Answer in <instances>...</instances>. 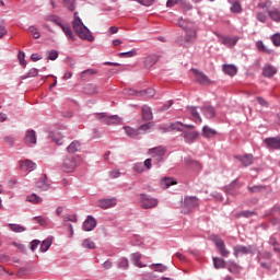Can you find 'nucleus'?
Returning <instances> with one entry per match:
<instances>
[{
	"mask_svg": "<svg viewBox=\"0 0 280 280\" xmlns=\"http://www.w3.org/2000/svg\"><path fill=\"white\" fill-rule=\"evenodd\" d=\"M72 27L77 36H79L81 40H89V43H93V40H95V37L93 36L89 27L84 25V23L82 22V19H80V16L78 15V12L74 13Z\"/></svg>",
	"mask_w": 280,
	"mask_h": 280,
	"instance_id": "1",
	"label": "nucleus"
},
{
	"mask_svg": "<svg viewBox=\"0 0 280 280\" xmlns=\"http://www.w3.org/2000/svg\"><path fill=\"white\" fill-rule=\"evenodd\" d=\"M178 26L183 27L186 32L185 43H194V40H196V24H194V22L180 20Z\"/></svg>",
	"mask_w": 280,
	"mask_h": 280,
	"instance_id": "2",
	"label": "nucleus"
},
{
	"mask_svg": "<svg viewBox=\"0 0 280 280\" xmlns=\"http://www.w3.org/2000/svg\"><path fill=\"white\" fill-rule=\"evenodd\" d=\"M234 257H240L242 255H255L257 253V247L255 245L244 246V245H235L233 247Z\"/></svg>",
	"mask_w": 280,
	"mask_h": 280,
	"instance_id": "3",
	"label": "nucleus"
},
{
	"mask_svg": "<svg viewBox=\"0 0 280 280\" xmlns=\"http://www.w3.org/2000/svg\"><path fill=\"white\" fill-rule=\"evenodd\" d=\"M258 261L265 270H270V268H272V255L269 252L259 253Z\"/></svg>",
	"mask_w": 280,
	"mask_h": 280,
	"instance_id": "4",
	"label": "nucleus"
},
{
	"mask_svg": "<svg viewBox=\"0 0 280 280\" xmlns=\"http://www.w3.org/2000/svg\"><path fill=\"white\" fill-rule=\"evenodd\" d=\"M159 205V200L156 198H152L145 194L140 195V207L142 209H154Z\"/></svg>",
	"mask_w": 280,
	"mask_h": 280,
	"instance_id": "5",
	"label": "nucleus"
},
{
	"mask_svg": "<svg viewBox=\"0 0 280 280\" xmlns=\"http://www.w3.org/2000/svg\"><path fill=\"white\" fill-rule=\"evenodd\" d=\"M78 163H80V158H75V156L66 158L62 164L63 172H67V173L73 172V170L78 167Z\"/></svg>",
	"mask_w": 280,
	"mask_h": 280,
	"instance_id": "6",
	"label": "nucleus"
},
{
	"mask_svg": "<svg viewBox=\"0 0 280 280\" xmlns=\"http://www.w3.org/2000/svg\"><path fill=\"white\" fill-rule=\"evenodd\" d=\"M212 242H214V244L222 257H226L228 255H231V252H229V249H226V245L224 244V241H222V238H220V236L213 235Z\"/></svg>",
	"mask_w": 280,
	"mask_h": 280,
	"instance_id": "7",
	"label": "nucleus"
},
{
	"mask_svg": "<svg viewBox=\"0 0 280 280\" xmlns=\"http://www.w3.org/2000/svg\"><path fill=\"white\" fill-rule=\"evenodd\" d=\"M165 152H167V150L165 149V147H155L152 149H149L148 154H150L153 159H160V161H163V156H165Z\"/></svg>",
	"mask_w": 280,
	"mask_h": 280,
	"instance_id": "8",
	"label": "nucleus"
},
{
	"mask_svg": "<svg viewBox=\"0 0 280 280\" xmlns=\"http://www.w3.org/2000/svg\"><path fill=\"white\" fill-rule=\"evenodd\" d=\"M264 143L266 148L269 150H280V138L279 137H273V138H266L264 140Z\"/></svg>",
	"mask_w": 280,
	"mask_h": 280,
	"instance_id": "9",
	"label": "nucleus"
},
{
	"mask_svg": "<svg viewBox=\"0 0 280 280\" xmlns=\"http://www.w3.org/2000/svg\"><path fill=\"white\" fill-rule=\"evenodd\" d=\"M194 73H195L196 80H197V82H199V84H203V86H209V84H213V81H211V79H209V77H207V74H205L198 70H194Z\"/></svg>",
	"mask_w": 280,
	"mask_h": 280,
	"instance_id": "10",
	"label": "nucleus"
},
{
	"mask_svg": "<svg viewBox=\"0 0 280 280\" xmlns=\"http://www.w3.org/2000/svg\"><path fill=\"white\" fill-rule=\"evenodd\" d=\"M24 143L28 145V148H34V145H36V131L27 130L24 137Z\"/></svg>",
	"mask_w": 280,
	"mask_h": 280,
	"instance_id": "11",
	"label": "nucleus"
},
{
	"mask_svg": "<svg viewBox=\"0 0 280 280\" xmlns=\"http://www.w3.org/2000/svg\"><path fill=\"white\" fill-rule=\"evenodd\" d=\"M97 226V221L92 215H89L88 219L83 222V231H93Z\"/></svg>",
	"mask_w": 280,
	"mask_h": 280,
	"instance_id": "12",
	"label": "nucleus"
},
{
	"mask_svg": "<svg viewBox=\"0 0 280 280\" xmlns=\"http://www.w3.org/2000/svg\"><path fill=\"white\" fill-rule=\"evenodd\" d=\"M200 205V201L198 200V197H185L184 198V206L187 207V209H196Z\"/></svg>",
	"mask_w": 280,
	"mask_h": 280,
	"instance_id": "13",
	"label": "nucleus"
},
{
	"mask_svg": "<svg viewBox=\"0 0 280 280\" xmlns=\"http://www.w3.org/2000/svg\"><path fill=\"white\" fill-rule=\"evenodd\" d=\"M117 205V199H101L98 200V207L101 209H110Z\"/></svg>",
	"mask_w": 280,
	"mask_h": 280,
	"instance_id": "14",
	"label": "nucleus"
},
{
	"mask_svg": "<svg viewBox=\"0 0 280 280\" xmlns=\"http://www.w3.org/2000/svg\"><path fill=\"white\" fill-rule=\"evenodd\" d=\"M20 167L23 172H34V170H36V163L32 160H24L21 162Z\"/></svg>",
	"mask_w": 280,
	"mask_h": 280,
	"instance_id": "15",
	"label": "nucleus"
},
{
	"mask_svg": "<svg viewBox=\"0 0 280 280\" xmlns=\"http://www.w3.org/2000/svg\"><path fill=\"white\" fill-rule=\"evenodd\" d=\"M142 119L144 121H152V119H154V116L152 114V108L148 105H144L142 107Z\"/></svg>",
	"mask_w": 280,
	"mask_h": 280,
	"instance_id": "16",
	"label": "nucleus"
},
{
	"mask_svg": "<svg viewBox=\"0 0 280 280\" xmlns=\"http://www.w3.org/2000/svg\"><path fill=\"white\" fill-rule=\"evenodd\" d=\"M235 159L241 161L244 167H248L249 165H253V161H254L253 154H246L245 156L236 155Z\"/></svg>",
	"mask_w": 280,
	"mask_h": 280,
	"instance_id": "17",
	"label": "nucleus"
},
{
	"mask_svg": "<svg viewBox=\"0 0 280 280\" xmlns=\"http://www.w3.org/2000/svg\"><path fill=\"white\" fill-rule=\"evenodd\" d=\"M183 135L186 143H194L198 139V131H184Z\"/></svg>",
	"mask_w": 280,
	"mask_h": 280,
	"instance_id": "18",
	"label": "nucleus"
},
{
	"mask_svg": "<svg viewBox=\"0 0 280 280\" xmlns=\"http://www.w3.org/2000/svg\"><path fill=\"white\" fill-rule=\"evenodd\" d=\"M158 60H159V57L156 55H149L144 59V67L147 69H151V67H154L156 65Z\"/></svg>",
	"mask_w": 280,
	"mask_h": 280,
	"instance_id": "19",
	"label": "nucleus"
},
{
	"mask_svg": "<svg viewBox=\"0 0 280 280\" xmlns=\"http://www.w3.org/2000/svg\"><path fill=\"white\" fill-rule=\"evenodd\" d=\"M124 130L125 135H127V137H130V139H137L139 137V129H135L130 126H125Z\"/></svg>",
	"mask_w": 280,
	"mask_h": 280,
	"instance_id": "20",
	"label": "nucleus"
},
{
	"mask_svg": "<svg viewBox=\"0 0 280 280\" xmlns=\"http://www.w3.org/2000/svg\"><path fill=\"white\" fill-rule=\"evenodd\" d=\"M178 182L172 177H164L161 180V187L162 189H168V187H172V185H177Z\"/></svg>",
	"mask_w": 280,
	"mask_h": 280,
	"instance_id": "21",
	"label": "nucleus"
},
{
	"mask_svg": "<svg viewBox=\"0 0 280 280\" xmlns=\"http://www.w3.org/2000/svg\"><path fill=\"white\" fill-rule=\"evenodd\" d=\"M106 126H119L121 124V117L117 115L107 116Z\"/></svg>",
	"mask_w": 280,
	"mask_h": 280,
	"instance_id": "22",
	"label": "nucleus"
},
{
	"mask_svg": "<svg viewBox=\"0 0 280 280\" xmlns=\"http://www.w3.org/2000/svg\"><path fill=\"white\" fill-rule=\"evenodd\" d=\"M277 74V69L270 65H267L262 69V75L265 78H272V75Z\"/></svg>",
	"mask_w": 280,
	"mask_h": 280,
	"instance_id": "23",
	"label": "nucleus"
},
{
	"mask_svg": "<svg viewBox=\"0 0 280 280\" xmlns=\"http://www.w3.org/2000/svg\"><path fill=\"white\" fill-rule=\"evenodd\" d=\"M58 25L59 27H61L67 38H71V40H74L73 31H71V26H69V24L58 23Z\"/></svg>",
	"mask_w": 280,
	"mask_h": 280,
	"instance_id": "24",
	"label": "nucleus"
},
{
	"mask_svg": "<svg viewBox=\"0 0 280 280\" xmlns=\"http://www.w3.org/2000/svg\"><path fill=\"white\" fill-rule=\"evenodd\" d=\"M223 71L226 73V75H237V67L235 65H224L223 66Z\"/></svg>",
	"mask_w": 280,
	"mask_h": 280,
	"instance_id": "25",
	"label": "nucleus"
},
{
	"mask_svg": "<svg viewBox=\"0 0 280 280\" xmlns=\"http://www.w3.org/2000/svg\"><path fill=\"white\" fill-rule=\"evenodd\" d=\"M201 110L207 119H213L215 117V109L211 106H203Z\"/></svg>",
	"mask_w": 280,
	"mask_h": 280,
	"instance_id": "26",
	"label": "nucleus"
},
{
	"mask_svg": "<svg viewBox=\"0 0 280 280\" xmlns=\"http://www.w3.org/2000/svg\"><path fill=\"white\" fill-rule=\"evenodd\" d=\"M147 95V97H154V95H156V91H154V89L149 88L145 91H141V92H135L131 91L130 95Z\"/></svg>",
	"mask_w": 280,
	"mask_h": 280,
	"instance_id": "27",
	"label": "nucleus"
},
{
	"mask_svg": "<svg viewBox=\"0 0 280 280\" xmlns=\"http://www.w3.org/2000/svg\"><path fill=\"white\" fill-rule=\"evenodd\" d=\"M221 43H222V45H225V47H235V45H237V38H235V37H222Z\"/></svg>",
	"mask_w": 280,
	"mask_h": 280,
	"instance_id": "28",
	"label": "nucleus"
},
{
	"mask_svg": "<svg viewBox=\"0 0 280 280\" xmlns=\"http://www.w3.org/2000/svg\"><path fill=\"white\" fill-rule=\"evenodd\" d=\"M188 110L196 124H202V117H200V114L198 113V109L196 107H189Z\"/></svg>",
	"mask_w": 280,
	"mask_h": 280,
	"instance_id": "29",
	"label": "nucleus"
},
{
	"mask_svg": "<svg viewBox=\"0 0 280 280\" xmlns=\"http://www.w3.org/2000/svg\"><path fill=\"white\" fill-rule=\"evenodd\" d=\"M215 135H218V131L209 128L208 126H205L202 128V136L206 138V139H211L213 137H215Z\"/></svg>",
	"mask_w": 280,
	"mask_h": 280,
	"instance_id": "30",
	"label": "nucleus"
},
{
	"mask_svg": "<svg viewBox=\"0 0 280 280\" xmlns=\"http://www.w3.org/2000/svg\"><path fill=\"white\" fill-rule=\"evenodd\" d=\"M84 93H86V95H97L98 93L97 85L93 83L85 85Z\"/></svg>",
	"mask_w": 280,
	"mask_h": 280,
	"instance_id": "31",
	"label": "nucleus"
},
{
	"mask_svg": "<svg viewBox=\"0 0 280 280\" xmlns=\"http://www.w3.org/2000/svg\"><path fill=\"white\" fill-rule=\"evenodd\" d=\"M213 266L217 270L226 268V261L222 258L213 257Z\"/></svg>",
	"mask_w": 280,
	"mask_h": 280,
	"instance_id": "32",
	"label": "nucleus"
},
{
	"mask_svg": "<svg viewBox=\"0 0 280 280\" xmlns=\"http://www.w3.org/2000/svg\"><path fill=\"white\" fill-rule=\"evenodd\" d=\"M26 200L27 202H32V205H40V202H43V198L36 194L28 195Z\"/></svg>",
	"mask_w": 280,
	"mask_h": 280,
	"instance_id": "33",
	"label": "nucleus"
},
{
	"mask_svg": "<svg viewBox=\"0 0 280 280\" xmlns=\"http://www.w3.org/2000/svg\"><path fill=\"white\" fill-rule=\"evenodd\" d=\"M228 270L229 272H232V275H237L240 270H242V267H240L235 261H229L228 264Z\"/></svg>",
	"mask_w": 280,
	"mask_h": 280,
	"instance_id": "34",
	"label": "nucleus"
},
{
	"mask_svg": "<svg viewBox=\"0 0 280 280\" xmlns=\"http://www.w3.org/2000/svg\"><path fill=\"white\" fill-rule=\"evenodd\" d=\"M132 261H135V266L138 268H145V265L141 262V253H133L131 255Z\"/></svg>",
	"mask_w": 280,
	"mask_h": 280,
	"instance_id": "35",
	"label": "nucleus"
},
{
	"mask_svg": "<svg viewBox=\"0 0 280 280\" xmlns=\"http://www.w3.org/2000/svg\"><path fill=\"white\" fill-rule=\"evenodd\" d=\"M149 268L155 272H165L167 270V267L163 264H152Z\"/></svg>",
	"mask_w": 280,
	"mask_h": 280,
	"instance_id": "36",
	"label": "nucleus"
},
{
	"mask_svg": "<svg viewBox=\"0 0 280 280\" xmlns=\"http://www.w3.org/2000/svg\"><path fill=\"white\" fill-rule=\"evenodd\" d=\"M48 248H51V238H46L40 244V253H47Z\"/></svg>",
	"mask_w": 280,
	"mask_h": 280,
	"instance_id": "37",
	"label": "nucleus"
},
{
	"mask_svg": "<svg viewBox=\"0 0 280 280\" xmlns=\"http://www.w3.org/2000/svg\"><path fill=\"white\" fill-rule=\"evenodd\" d=\"M68 152L70 154H75L80 150V142L79 141H73L71 144L67 148Z\"/></svg>",
	"mask_w": 280,
	"mask_h": 280,
	"instance_id": "38",
	"label": "nucleus"
},
{
	"mask_svg": "<svg viewBox=\"0 0 280 280\" xmlns=\"http://www.w3.org/2000/svg\"><path fill=\"white\" fill-rule=\"evenodd\" d=\"M36 188L40 191H47V189H49V184H47V182H45V179H39L36 183Z\"/></svg>",
	"mask_w": 280,
	"mask_h": 280,
	"instance_id": "39",
	"label": "nucleus"
},
{
	"mask_svg": "<svg viewBox=\"0 0 280 280\" xmlns=\"http://www.w3.org/2000/svg\"><path fill=\"white\" fill-rule=\"evenodd\" d=\"M270 19H272V21L279 22L280 21V12L278 9H273L272 11H267Z\"/></svg>",
	"mask_w": 280,
	"mask_h": 280,
	"instance_id": "40",
	"label": "nucleus"
},
{
	"mask_svg": "<svg viewBox=\"0 0 280 280\" xmlns=\"http://www.w3.org/2000/svg\"><path fill=\"white\" fill-rule=\"evenodd\" d=\"M132 170L133 172H137V174H143V172H145V166L143 165V163L138 162L133 164Z\"/></svg>",
	"mask_w": 280,
	"mask_h": 280,
	"instance_id": "41",
	"label": "nucleus"
},
{
	"mask_svg": "<svg viewBox=\"0 0 280 280\" xmlns=\"http://www.w3.org/2000/svg\"><path fill=\"white\" fill-rule=\"evenodd\" d=\"M152 128V122H147L138 128L139 135H145Z\"/></svg>",
	"mask_w": 280,
	"mask_h": 280,
	"instance_id": "42",
	"label": "nucleus"
},
{
	"mask_svg": "<svg viewBox=\"0 0 280 280\" xmlns=\"http://www.w3.org/2000/svg\"><path fill=\"white\" fill-rule=\"evenodd\" d=\"M51 139L57 145H62V136H60V132L57 131L51 136Z\"/></svg>",
	"mask_w": 280,
	"mask_h": 280,
	"instance_id": "43",
	"label": "nucleus"
},
{
	"mask_svg": "<svg viewBox=\"0 0 280 280\" xmlns=\"http://www.w3.org/2000/svg\"><path fill=\"white\" fill-rule=\"evenodd\" d=\"M11 231H13V233H23L25 231L24 226H21L19 224H9Z\"/></svg>",
	"mask_w": 280,
	"mask_h": 280,
	"instance_id": "44",
	"label": "nucleus"
},
{
	"mask_svg": "<svg viewBox=\"0 0 280 280\" xmlns=\"http://www.w3.org/2000/svg\"><path fill=\"white\" fill-rule=\"evenodd\" d=\"M28 31L31 32V34L33 35V38L38 39L40 38V32L38 31V27L36 26H30Z\"/></svg>",
	"mask_w": 280,
	"mask_h": 280,
	"instance_id": "45",
	"label": "nucleus"
},
{
	"mask_svg": "<svg viewBox=\"0 0 280 280\" xmlns=\"http://www.w3.org/2000/svg\"><path fill=\"white\" fill-rule=\"evenodd\" d=\"M83 248H90L91 250H93L95 248V243L91 241V238H85L83 241Z\"/></svg>",
	"mask_w": 280,
	"mask_h": 280,
	"instance_id": "46",
	"label": "nucleus"
},
{
	"mask_svg": "<svg viewBox=\"0 0 280 280\" xmlns=\"http://www.w3.org/2000/svg\"><path fill=\"white\" fill-rule=\"evenodd\" d=\"M256 47L259 51H264V54H270V49L266 48V45L261 40L256 43Z\"/></svg>",
	"mask_w": 280,
	"mask_h": 280,
	"instance_id": "47",
	"label": "nucleus"
},
{
	"mask_svg": "<svg viewBox=\"0 0 280 280\" xmlns=\"http://www.w3.org/2000/svg\"><path fill=\"white\" fill-rule=\"evenodd\" d=\"M95 119H97L98 121H103L104 124H106L107 119H108V114L106 113H97L95 114Z\"/></svg>",
	"mask_w": 280,
	"mask_h": 280,
	"instance_id": "48",
	"label": "nucleus"
},
{
	"mask_svg": "<svg viewBox=\"0 0 280 280\" xmlns=\"http://www.w3.org/2000/svg\"><path fill=\"white\" fill-rule=\"evenodd\" d=\"M63 1L68 10H70V12H73V10H75V0H63Z\"/></svg>",
	"mask_w": 280,
	"mask_h": 280,
	"instance_id": "49",
	"label": "nucleus"
},
{
	"mask_svg": "<svg viewBox=\"0 0 280 280\" xmlns=\"http://www.w3.org/2000/svg\"><path fill=\"white\" fill-rule=\"evenodd\" d=\"M136 54H137V50L133 49V50H130L127 52H120L119 57L120 58H132Z\"/></svg>",
	"mask_w": 280,
	"mask_h": 280,
	"instance_id": "50",
	"label": "nucleus"
},
{
	"mask_svg": "<svg viewBox=\"0 0 280 280\" xmlns=\"http://www.w3.org/2000/svg\"><path fill=\"white\" fill-rule=\"evenodd\" d=\"M231 12H234L235 14H240V12H242V5H240V2H234L231 7Z\"/></svg>",
	"mask_w": 280,
	"mask_h": 280,
	"instance_id": "51",
	"label": "nucleus"
},
{
	"mask_svg": "<svg viewBox=\"0 0 280 280\" xmlns=\"http://www.w3.org/2000/svg\"><path fill=\"white\" fill-rule=\"evenodd\" d=\"M187 164L189 165V167H192V170H200L201 165L194 160H187Z\"/></svg>",
	"mask_w": 280,
	"mask_h": 280,
	"instance_id": "52",
	"label": "nucleus"
},
{
	"mask_svg": "<svg viewBox=\"0 0 280 280\" xmlns=\"http://www.w3.org/2000/svg\"><path fill=\"white\" fill-rule=\"evenodd\" d=\"M258 104H260L262 106V108H268L270 106V104H268V101H266L264 97L258 96L256 97Z\"/></svg>",
	"mask_w": 280,
	"mask_h": 280,
	"instance_id": "53",
	"label": "nucleus"
},
{
	"mask_svg": "<svg viewBox=\"0 0 280 280\" xmlns=\"http://www.w3.org/2000/svg\"><path fill=\"white\" fill-rule=\"evenodd\" d=\"M129 264H128V258H120L118 261V268H128Z\"/></svg>",
	"mask_w": 280,
	"mask_h": 280,
	"instance_id": "54",
	"label": "nucleus"
},
{
	"mask_svg": "<svg viewBox=\"0 0 280 280\" xmlns=\"http://www.w3.org/2000/svg\"><path fill=\"white\" fill-rule=\"evenodd\" d=\"M95 73H97V70L88 69L81 72V78H84L85 75H95Z\"/></svg>",
	"mask_w": 280,
	"mask_h": 280,
	"instance_id": "55",
	"label": "nucleus"
},
{
	"mask_svg": "<svg viewBox=\"0 0 280 280\" xmlns=\"http://www.w3.org/2000/svg\"><path fill=\"white\" fill-rule=\"evenodd\" d=\"M271 40L276 47H280V34L277 33L271 37Z\"/></svg>",
	"mask_w": 280,
	"mask_h": 280,
	"instance_id": "56",
	"label": "nucleus"
},
{
	"mask_svg": "<svg viewBox=\"0 0 280 280\" xmlns=\"http://www.w3.org/2000/svg\"><path fill=\"white\" fill-rule=\"evenodd\" d=\"M180 124H183V122L177 121V122L171 124V126H170L171 130H177V132H183V129L180 127H178V126H180Z\"/></svg>",
	"mask_w": 280,
	"mask_h": 280,
	"instance_id": "57",
	"label": "nucleus"
},
{
	"mask_svg": "<svg viewBox=\"0 0 280 280\" xmlns=\"http://www.w3.org/2000/svg\"><path fill=\"white\" fill-rule=\"evenodd\" d=\"M137 1V3H140V5H147L150 7L152 3H154V0H133Z\"/></svg>",
	"mask_w": 280,
	"mask_h": 280,
	"instance_id": "58",
	"label": "nucleus"
},
{
	"mask_svg": "<svg viewBox=\"0 0 280 280\" xmlns=\"http://www.w3.org/2000/svg\"><path fill=\"white\" fill-rule=\"evenodd\" d=\"M257 20L260 21V23H266V21H268V15H266V13H258L257 14Z\"/></svg>",
	"mask_w": 280,
	"mask_h": 280,
	"instance_id": "59",
	"label": "nucleus"
},
{
	"mask_svg": "<svg viewBox=\"0 0 280 280\" xmlns=\"http://www.w3.org/2000/svg\"><path fill=\"white\" fill-rule=\"evenodd\" d=\"M34 220L40 224V226H45L47 224V219L43 217H35Z\"/></svg>",
	"mask_w": 280,
	"mask_h": 280,
	"instance_id": "60",
	"label": "nucleus"
},
{
	"mask_svg": "<svg viewBox=\"0 0 280 280\" xmlns=\"http://www.w3.org/2000/svg\"><path fill=\"white\" fill-rule=\"evenodd\" d=\"M40 245V241L38 240H34L31 242V250H36L38 248V246Z\"/></svg>",
	"mask_w": 280,
	"mask_h": 280,
	"instance_id": "61",
	"label": "nucleus"
},
{
	"mask_svg": "<svg viewBox=\"0 0 280 280\" xmlns=\"http://www.w3.org/2000/svg\"><path fill=\"white\" fill-rule=\"evenodd\" d=\"M36 75H38V69L32 68V69L28 71L27 78H36Z\"/></svg>",
	"mask_w": 280,
	"mask_h": 280,
	"instance_id": "62",
	"label": "nucleus"
},
{
	"mask_svg": "<svg viewBox=\"0 0 280 280\" xmlns=\"http://www.w3.org/2000/svg\"><path fill=\"white\" fill-rule=\"evenodd\" d=\"M58 58V51L57 50H50L48 60H56Z\"/></svg>",
	"mask_w": 280,
	"mask_h": 280,
	"instance_id": "63",
	"label": "nucleus"
},
{
	"mask_svg": "<svg viewBox=\"0 0 280 280\" xmlns=\"http://www.w3.org/2000/svg\"><path fill=\"white\" fill-rule=\"evenodd\" d=\"M3 141H5V143H8L9 145H14V137L12 136L4 137Z\"/></svg>",
	"mask_w": 280,
	"mask_h": 280,
	"instance_id": "64",
	"label": "nucleus"
}]
</instances>
